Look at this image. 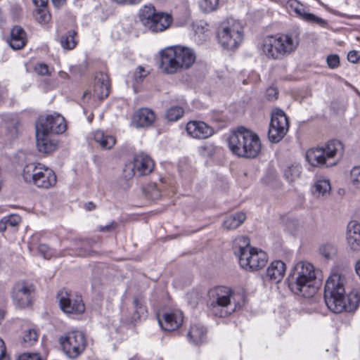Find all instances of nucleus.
<instances>
[{
    "instance_id": "f257e3e1",
    "label": "nucleus",
    "mask_w": 360,
    "mask_h": 360,
    "mask_svg": "<svg viewBox=\"0 0 360 360\" xmlns=\"http://www.w3.org/2000/svg\"><path fill=\"white\" fill-rule=\"evenodd\" d=\"M347 275L345 271L335 267L326 281L324 288V300L327 307L334 313L355 311L360 303L358 292L352 291L345 295Z\"/></svg>"
},
{
    "instance_id": "f03ea898",
    "label": "nucleus",
    "mask_w": 360,
    "mask_h": 360,
    "mask_svg": "<svg viewBox=\"0 0 360 360\" xmlns=\"http://www.w3.org/2000/svg\"><path fill=\"white\" fill-rule=\"evenodd\" d=\"M287 283L290 291L301 296L309 302L315 296V268L309 262L301 261L296 264L290 273Z\"/></svg>"
},
{
    "instance_id": "7ed1b4c3",
    "label": "nucleus",
    "mask_w": 360,
    "mask_h": 360,
    "mask_svg": "<svg viewBox=\"0 0 360 360\" xmlns=\"http://www.w3.org/2000/svg\"><path fill=\"white\" fill-rule=\"evenodd\" d=\"M159 68L163 73L173 75L190 68L195 60L193 51L182 46L167 47L160 52Z\"/></svg>"
},
{
    "instance_id": "20e7f679",
    "label": "nucleus",
    "mask_w": 360,
    "mask_h": 360,
    "mask_svg": "<svg viewBox=\"0 0 360 360\" xmlns=\"http://www.w3.org/2000/svg\"><path fill=\"white\" fill-rule=\"evenodd\" d=\"M300 44L297 32L266 37L262 44V53L270 59L282 60L294 53Z\"/></svg>"
},
{
    "instance_id": "39448f33",
    "label": "nucleus",
    "mask_w": 360,
    "mask_h": 360,
    "mask_svg": "<svg viewBox=\"0 0 360 360\" xmlns=\"http://www.w3.org/2000/svg\"><path fill=\"white\" fill-rule=\"evenodd\" d=\"M228 145L233 154L241 158H255L261 151L259 136L243 127L230 134Z\"/></svg>"
},
{
    "instance_id": "423d86ee",
    "label": "nucleus",
    "mask_w": 360,
    "mask_h": 360,
    "mask_svg": "<svg viewBox=\"0 0 360 360\" xmlns=\"http://www.w3.org/2000/svg\"><path fill=\"white\" fill-rule=\"evenodd\" d=\"M235 253L238 256L240 266L249 271H257L264 267L268 262L265 252L250 246V240L239 236L234 241Z\"/></svg>"
},
{
    "instance_id": "0eeeda50",
    "label": "nucleus",
    "mask_w": 360,
    "mask_h": 360,
    "mask_svg": "<svg viewBox=\"0 0 360 360\" xmlns=\"http://www.w3.org/2000/svg\"><path fill=\"white\" fill-rule=\"evenodd\" d=\"M139 18L143 25L153 33L165 31L173 22L171 14L157 12L155 6L150 4L146 5L140 9Z\"/></svg>"
},
{
    "instance_id": "6e6552de",
    "label": "nucleus",
    "mask_w": 360,
    "mask_h": 360,
    "mask_svg": "<svg viewBox=\"0 0 360 360\" xmlns=\"http://www.w3.org/2000/svg\"><path fill=\"white\" fill-rule=\"evenodd\" d=\"M22 176L25 181L32 182L37 187L49 188L56 184L54 172L40 163H30L25 166Z\"/></svg>"
},
{
    "instance_id": "1a4fd4ad",
    "label": "nucleus",
    "mask_w": 360,
    "mask_h": 360,
    "mask_svg": "<svg viewBox=\"0 0 360 360\" xmlns=\"http://www.w3.org/2000/svg\"><path fill=\"white\" fill-rule=\"evenodd\" d=\"M232 290L224 286L217 287L211 292V301L209 304L210 312L215 316L225 317L231 314L236 309L232 306L231 298Z\"/></svg>"
},
{
    "instance_id": "9d476101",
    "label": "nucleus",
    "mask_w": 360,
    "mask_h": 360,
    "mask_svg": "<svg viewBox=\"0 0 360 360\" xmlns=\"http://www.w3.org/2000/svg\"><path fill=\"white\" fill-rule=\"evenodd\" d=\"M243 32L239 22L233 19L224 21L217 31L219 42L224 49H235L243 41Z\"/></svg>"
},
{
    "instance_id": "9b49d317",
    "label": "nucleus",
    "mask_w": 360,
    "mask_h": 360,
    "mask_svg": "<svg viewBox=\"0 0 360 360\" xmlns=\"http://www.w3.org/2000/svg\"><path fill=\"white\" fill-rule=\"evenodd\" d=\"M289 128L288 119L285 113L276 108L271 113L268 131V138L271 143H278L286 135Z\"/></svg>"
},
{
    "instance_id": "f8f14e48",
    "label": "nucleus",
    "mask_w": 360,
    "mask_h": 360,
    "mask_svg": "<svg viewBox=\"0 0 360 360\" xmlns=\"http://www.w3.org/2000/svg\"><path fill=\"white\" fill-rule=\"evenodd\" d=\"M63 349L70 358H76L83 352L86 347V338L79 331L68 333L64 337L60 338Z\"/></svg>"
},
{
    "instance_id": "ddd939ff",
    "label": "nucleus",
    "mask_w": 360,
    "mask_h": 360,
    "mask_svg": "<svg viewBox=\"0 0 360 360\" xmlns=\"http://www.w3.org/2000/svg\"><path fill=\"white\" fill-rule=\"evenodd\" d=\"M154 162L146 154L139 153L134 156L133 162L127 165L124 169L125 178L130 179L134 176L148 175L153 171Z\"/></svg>"
},
{
    "instance_id": "4468645a",
    "label": "nucleus",
    "mask_w": 360,
    "mask_h": 360,
    "mask_svg": "<svg viewBox=\"0 0 360 360\" xmlns=\"http://www.w3.org/2000/svg\"><path fill=\"white\" fill-rule=\"evenodd\" d=\"M59 306L65 314H82L85 310V305L80 295L71 292L67 290H61L58 294Z\"/></svg>"
},
{
    "instance_id": "2eb2a0df",
    "label": "nucleus",
    "mask_w": 360,
    "mask_h": 360,
    "mask_svg": "<svg viewBox=\"0 0 360 360\" xmlns=\"http://www.w3.org/2000/svg\"><path fill=\"white\" fill-rule=\"evenodd\" d=\"M34 291V285L32 283L25 281H18L14 284L11 292L14 304L20 309L29 307L32 304Z\"/></svg>"
},
{
    "instance_id": "dca6fc26",
    "label": "nucleus",
    "mask_w": 360,
    "mask_h": 360,
    "mask_svg": "<svg viewBox=\"0 0 360 360\" xmlns=\"http://www.w3.org/2000/svg\"><path fill=\"white\" fill-rule=\"evenodd\" d=\"M342 150V143L337 140H331L322 147H316V167H332L337 164L335 156Z\"/></svg>"
},
{
    "instance_id": "f3484780",
    "label": "nucleus",
    "mask_w": 360,
    "mask_h": 360,
    "mask_svg": "<svg viewBox=\"0 0 360 360\" xmlns=\"http://www.w3.org/2000/svg\"><path fill=\"white\" fill-rule=\"evenodd\" d=\"M36 128L49 134H62L66 129L64 117L59 114L41 116L37 123Z\"/></svg>"
},
{
    "instance_id": "a211bd4d",
    "label": "nucleus",
    "mask_w": 360,
    "mask_h": 360,
    "mask_svg": "<svg viewBox=\"0 0 360 360\" xmlns=\"http://www.w3.org/2000/svg\"><path fill=\"white\" fill-rule=\"evenodd\" d=\"M186 130L194 139H204L214 134V129L204 122L191 121L187 123Z\"/></svg>"
},
{
    "instance_id": "6ab92c4d",
    "label": "nucleus",
    "mask_w": 360,
    "mask_h": 360,
    "mask_svg": "<svg viewBox=\"0 0 360 360\" xmlns=\"http://www.w3.org/2000/svg\"><path fill=\"white\" fill-rule=\"evenodd\" d=\"M347 245L352 252H360V224L357 221L348 223L346 230Z\"/></svg>"
},
{
    "instance_id": "aec40b11",
    "label": "nucleus",
    "mask_w": 360,
    "mask_h": 360,
    "mask_svg": "<svg viewBox=\"0 0 360 360\" xmlns=\"http://www.w3.org/2000/svg\"><path fill=\"white\" fill-rule=\"evenodd\" d=\"M161 328L167 331H173L180 327L183 323V314L181 311L167 313L163 315V319H158Z\"/></svg>"
},
{
    "instance_id": "412c9836",
    "label": "nucleus",
    "mask_w": 360,
    "mask_h": 360,
    "mask_svg": "<svg viewBox=\"0 0 360 360\" xmlns=\"http://www.w3.org/2000/svg\"><path fill=\"white\" fill-rule=\"evenodd\" d=\"M155 119V114L151 110L141 108L135 112L132 122L137 127H147L152 124Z\"/></svg>"
},
{
    "instance_id": "4be33fe9",
    "label": "nucleus",
    "mask_w": 360,
    "mask_h": 360,
    "mask_svg": "<svg viewBox=\"0 0 360 360\" xmlns=\"http://www.w3.org/2000/svg\"><path fill=\"white\" fill-rule=\"evenodd\" d=\"M286 7L290 13H294L297 17L307 22H315V15L306 11L305 6L297 0H288Z\"/></svg>"
},
{
    "instance_id": "5701e85b",
    "label": "nucleus",
    "mask_w": 360,
    "mask_h": 360,
    "mask_svg": "<svg viewBox=\"0 0 360 360\" xmlns=\"http://www.w3.org/2000/svg\"><path fill=\"white\" fill-rule=\"evenodd\" d=\"M110 93V83L108 77L101 74L95 77L94 95L98 99L106 98Z\"/></svg>"
},
{
    "instance_id": "b1692460",
    "label": "nucleus",
    "mask_w": 360,
    "mask_h": 360,
    "mask_svg": "<svg viewBox=\"0 0 360 360\" xmlns=\"http://www.w3.org/2000/svg\"><path fill=\"white\" fill-rule=\"evenodd\" d=\"M47 132L36 128L37 146L39 152L48 153L56 149V143L49 138Z\"/></svg>"
},
{
    "instance_id": "393cba45",
    "label": "nucleus",
    "mask_w": 360,
    "mask_h": 360,
    "mask_svg": "<svg viewBox=\"0 0 360 360\" xmlns=\"http://www.w3.org/2000/svg\"><path fill=\"white\" fill-rule=\"evenodd\" d=\"M8 42L13 49H22L27 43L26 33L24 30L20 26L13 27L11 31Z\"/></svg>"
},
{
    "instance_id": "a878e982",
    "label": "nucleus",
    "mask_w": 360,
    "mask_h": 360,
    "mask_svg": "<svg viewBox=\"0 0 360 360\" xmlns=\"http://www.w3.org/2000/svg\"><path fill=\"white\" fill-rule=\"evenodd\" d=\"M286 267L284 262L281 260L272 262L266 270V277L269 280L278 283L283 278Z\"/></svg>"
},
{
    "instance_id": "bb28decb",
    "label": "nucleus",
    "mask_w": 360,
    "mask_h": 360,
    "mask_svg": "<svg viewBox=\"0 0 360 360\" xmlns=\"http://www.w3.org/2000/svg\"><path fill=\"white\" fill-rule=\"evenodd\" d=\"M207 334L206 329L200 324H193L188 333V338L193 344H201L204 342Z\"/></svg>"
},
{
    "instance_id": "cd10ccee",
    "label": "nucleus",
    "mask_w": 360,
    "mask_h": 360,
    "mask_svg": "<svg viewBox=\"0 0 360 360\" xmlns=\"http://www.w3.org/2000/svg\"><path fill=\"white\" fill-rule=\"evenodd\" d=\"M94 139L103 149L105 150L111 149L116 143L114 136L105 134L101 130H97L94 133Z\"/></svg>"
},
{
    "instance_id": "c85d7f7f",
    "label": "nucleus",
    "mask_w": 360,
    "mask_h": 360,
    "mask_svg": "<svg viewBox=\"0 0 360 360\" xmlns=\"http://www.w3.org/2000/svg\"><path fill=\"white\" fill-rule=\"evenodd\" d=\"M245 219L246 215L244 212L235 213L224 219L223 226L227 230L236 229L244 222Z\"/></svg>"
},
{
    "instance_id": "c756f323",
    "label": "nucleus",
    "mask_w": 360,
    "mask_h": 360,
    "mask_svg": "<svg viewBox=\"0 0 360 360\" xmlns=\"http://www.w3.org/2000/svg\"><path fill=\"white\" fill-rule=\"evenodd\" d=\"M331 186L329 179L321 177L316 181V195L327 198L330 195Z\"/></svg>"
},
{
    "instance_id": "7c9ffc66",
    "label": "nucleus",
    "mask_w": 360,
    "mask_h": 360,
    "mask_svg": "<svg viewBox=\"0 0 360 360\" xmlns=\"http://www.w3.org/2000/svg\"><path fill=\"white\" fill-rule=\"evenodd\" d=\"M319 253L326 259H330L336 253V248L333 243L326 241L320 244Z\"/></svg>"
},
{
    "instance_id": "2f4dec72",
    "label": "nucleus",
    "mask_w": 360,
    "mask_h": 360,
    "mask_svg": "<svg viewBox=\"0 0 360 360\" xmlns=\"http://www.w3.org/2000/svg\"><path fill=\"white\" fill-rule=\"evenodd\" d=\"M76 32L70 31L68 33L61 37L60 44L65 49H72L75 47L77 41L75 39Z\"/></svg>"
},
{
    "instance_id": "473e14b6",
    "label": "nucleus",
    "mask_w": 360,
    "mask_h": 360,
    "mask_svg": "<svg viewBox=\"0 0 360 360\" xmlns=\"http://www.w3.org/2000/svg\"><path fill=\"white\" fill-rule=\"evenodd\" d=\"M184 113V109L180 106H172L169 108L165 114L167 120L174 122L180 119Z\"/></svg>"
},
{
    "instance_id": "72a5a7b5",
    "label": "nucleus",
    "mask_w": 360,
    "mask_h": 360,
    "mask_svg": "<svg viewBox=\"0 0 360 360\" xmlns=\"http://www.w3.org/2000/svg\"><path fill=\"white\" fill-rule=\"evenodd\" d=\"M349 182L354 189L360 191V165L353 167L351 169Z\"/></svg>"
},
{
    "instance_id": "f704fd0d",
    "label": "nucleus",
    "mask_w": 360,
    "mask_h": 360,
    "mask_svg": "<svg viewBox=\"0 0 360 360\" xmlns=\"http://www.w3.org/2000/svg\"><path fill=\"white\" fill-rule=\"evenodd\" d=\"M300 173L301 167L300 165H292L285 170L284 176L290 182H292L299 178Z\"/></svg>"
},
{
    "instance_id": "c9c22d12",
    "label": "nucleus",
    "mask_w": 360,
    "mask_h": 360,
    "mask_svg": "<svg viewBox=\"0 0 360 360\" xmlns=\"http://www.w3.org/2000/svg\"><path fill=\"white\" fill-rule=\"evenodd\" d=\"M38 333L34 329H28L24 332L22 340L27 346H32L38 340Z\"/></svg>"
},
{
    "instance_id": "e433bc0d",
    "label": "nucleus",
    "mask_w": 360,
    "mask_h": 360,
    "mask_svg": "<svg viewBox=\"0 0 360 360\" xmlns=\"http://www.w3.org/2000/svg\"><path fill=\"white\" fill-rule=\"evenodd\" d=\"M219 0H202L200 8L205 13H211L217 9Z\"/></svg>"
},
{
    "instance_id": "4c0bfd02",
    "label": "nucleus",
    "mask_w": 360,
    "mask_h": 360,
    "mask_svg": "<svg viewBox=\"0 0 360 360\" xmlns=\"http://www.w3.org/2000/svg\"><path fill=\"white\" fill-rule=\"evenodd\" d=\"M36 20L39 23H47L51 20V15L46 7L39 8L36 11Z\"/></svg>"
},
{
    "instance_id": "58836bf2",
    "label": "nucleus",
    "mask_w": 360,
    "mask_h": 360,
    "mask_svg": "<svg viewBox=\"0 0 360 360\" xmlns=\"http://www.w3.org/2000/svg\"><path fill=\"white\" fill-rule=\"evenodd\" d=\"M326 63L330 69H336L340 65V57L337 54H330L326 58Z\"/></svg>"
},
{
    "instance_id": "ea45409f",
    "label": "nucleus",
    "mask_w": 360,
    "mask_h": 360,
    "mask_svg": "<svg viewBox=\"0 0 360 360\" xmlns=\"http://www.w3.org/2000/svg\"><path fill=\"white\" fill-rule=\"evenodd\" d=\"M148 75V71H147L143 67L139 66L134 73V79L136 81V82L139 83Z\"/></svg>"
},
{
    "instance_id": "a19ab883",
    "label": "nucleus",
    "mask_w": 360,
    "mask_h": 360,
    "mask_svg": "<svg viewBox=\"0 0 360 360\" xmlns=\"http://www.w3.org/2000/svg\"><path fill=\"white\" fill-rule=\"evenodd\" d=\"M92 243H93V241L89 240H86L84 241L83 245L84 247L79 249V250L77 255L79 256H83V257L91 255V252H94L91 251L90 250V248H86V246L91 248L92 245Z\"/></svg>"
},
{
    "instance_id": "79ce46f5",
    "label": "nucleus",
    "mask_w": 360,
    "mask_h": 360,
    "mask_svg": "<svg viewBox=\"0 0 360 360\" xmlns=\"http://www.w3.org/2000/svg\"><path fill=\"white\" fill-rule=\"evenodd\" d=\"M134 305L137 318H139L141 315H144V314L146 313V307L143 306L142 302L139 299H134Z\"/></svg>"
},
{
    "instance_id": "37998d69",
    "label": "nucleus",
    "mask_w": 360,
    "mask_h": 360,
    "mask_svg": "<svg viewBox=\"0 0 360 360\" xmlns=\"http://www.w3.org/2000/svg\"><path fill=\"white\" fill-rule=\"evenodd\" d=\"M306 160L310 165L309 169L313 170L315 167L314 161H315V150L314 148H309L305 154Z\"/></svg>"
},
{
    "instance_id": "c03bdc74",
    "label": "nucleus",
    "mask_w": 360,
    "mask_h": 360,
    "mask_svg": "<svg viewBox=\"0 0 360 360\" xmlns=\"http://www.w3.org/2000/svg\"><path fill=\"white\" fill-rule=\"evenodd\" d=\"M278 91L275 87H269L266 89V96L268 100L274 101L278 98Z\"/></svg>"
},
{
    "instance_id": "a18cd8bd",
    "label": "nucleus",
    "mask_w": 360,
    "mask_h": 360,
    "mask_svg": "<svg viewBox=\"0 0 360 360\" xmlns=\"http://www.w3.org/2000/svg\"><path fill=\"white\" fill-rule=\"evenodd\" d=\"M0 360H10V357L6 352V347L2 339L0 338Z\"/></svg>"
},
{
    "instance_id": "49530a36",
    "label": "nucleus",
    "mask_w": 360,
    "mask_h": 360,
    "mask_svg": "<svg viewBox=\"0 0 360 360\" xmlns=\"http://www.w3.org/2000/svg\"><path fill=\"white\" fill-rule=\"evenodd\" d=\"M20 222V217L18 215H11L6 219L8 225L14 227Z\"/></svg>"
},
{
    "instance_id": "de8ad7c7",
    "label": "nucleus",
    "mask_w": 360,
    "mask_h": 360,
    "mask_svg": "<svg viewBox=\"0 0 360 360\" xmlns=\"http://www.w3.org/2000/svg\"><path fill=\"white\" fill-rule=\"evenodd\" d=\"M38 252L42 255L44 258H48L51 256L50 249L45 244H41L38 247Z\"/></svg>"
},
{
    "instance_id": "09e8293b",
    "label": "nucleus",
    "mask_w": 360,
    "mask_h": 360,
    "mask_svg": "<svg viewBox=\"0 0 360 360\" xmlns=\"http://www.w3.org/2000/svg\"><path fill=\"white\" fill-rule=\"evenodd\" d=\"M18 360H41L38 354H23L20 355Z\"/></svg>"
},
{
    "instance_id": "8fccbe9b",
    "label": "nucleus",
    "mask_w": 360,
    "mask_h": 360,
    "mask_svg": "<svg viewBox=\"0 0 360 360\" xmlns=\"http://www.w3.org/2000/svg\"><path fill=\"white\" fill-rule=\"evenodd\" d=\"M359 58V55L356 51H351L347 54L348 60L352 63H356Z\"/></svg>"
},
{
    "instance_id": "3c124183",
    "label": "nucleus",
    "mask_w": 360,
    "mask_h": 360,
    "mask_svg": "<svg viewBox=\"0 0 360 360\" xmlns=\"http://www.w3.org/2000/svg\"><path fill=\"white\" fill-rule=\"evenodd\" d=\"M36 72L41 75H46L49 74V68L45 64H39L36 68Z\"/></svg>"
},
{
    "instance_id": "603ef678",
    "label": "nucleus",
    "mask_w": 360,
    "mask_h": 360,
    "mask_svg": "<svg viewBox=\"0 0 360 360\" xmlns=\"http://www.w3.org/2000/svg\"><path fill=\"white\" fill-rule=\"evenodd\" d=\"M117 226V224L114 221L111 222L110 224L108 225H106V226H101L99 228H98V230L100 231H108V232H110V231H113Z\"/></svg>"
},
{
    "instance_id": "864d4df0",
    "label": "nucleus",
    "mask_w": 360,
    "mask_h": 360,
    "mask_svg": "<svg viewBox=\"0 0 360 360\" xmlns=\"http://www.w3.org/2000/svg\"><path fill=\"white\" fill-rule=\"evenodd\" d=\"M32 1L35 6L38 7V8L46 7L48 3V0H32Z\"/></svg>"
},
{
    "instance_id": "5fc2aeb1",
    "label": "nucleus",
    "mask_w": 360,
    "mask_h": 360,
    "mask_svg": "<svg viewBox=\"0 0 360 360\" xmlns=\"http://www.w3.org/2000/svg\"><path fill=\"white\" fill-rule=\"evenodd\" d=\"M51 1L53 2V5L58 8L62 6L66 1V0H51Z\"/></svg>"
},
{
    "instance_id": "6e6d98bb",
    "label": "nucleus",
    "mask_w": 360,
    "mask_h": 360,
    "mask_svg": "<svg viewBox=\"0 0 360 360\" xmlns=\"http://www.w3.org/2000/svg\"><path fill=\"white\" fill-rule=\"evenodd\" d=\"M152 193H153V196L152 197L154 199H157V198H158L160 196V191L158 189H157L155 187H154L153 188Z\"/></svg>"
},
{
    "instance_id": "4d7b16f0",
    "label": "nucleus",
    "mask_w": 360,
    "mask_h": 360,
    "mask_svg": "<svg viewBox=\"0 0 360 360\" xmlns=\"http://www.w3.org/2000/svg\"><path fill=\"white\" fill-rule=\"evenodd\" d=\"M354 269L356 274L360 277V259L355 263Z\"/></svg>"
},
{
    "instance_id": "13d9d810",
    "label": "nucleus",
    "mask_w": 360,
    "mask_h": 360,
    "mask_svg": "<svg viewBox=\"0 0 360 360\" xmlns=\"http://www.w3.org/2000/svg\"><path fill=\"white\" fill-rule=\"evenodd\" d=\"M7 225L6 220L5 221H0V231H4L6 229Z\"/></svg>"
},
{
    "instance_id": "bf43d9fd",
    "label": "nucleus",
    "mask_w": 360,
    "mask_h": 360,
    "mask_svg": "<svg viewBox=\"0 0 360 360\" xmlns=\"http://www.w3.org/2000/svg\"><path fill=\"white\" fill-rule=\"evenodd\" d=\"M316 24L321 25L322 26H325L326 25V22L320 18L316 17Z\"/></svg>"
},
{
    "instance_id": "052dcab7",
    "label": "nucleus",
    "mask_w": 360,
    "mask_h": 360,
    "mask_svg": "<svg viewBox=\"0 0 360 360\" xmlns=\"http://www.w3.org/2000/svg\"><path fill=\"white\" fill-rule=\"evenodd\" d=\"M95 208V205H94L93 202H89L87 205H86V209L89 210H92Z\"/></svg>"
},
{
    "instance_id": "680f3d73",
    "label": "nucleus",
    "mask_w": 360,
    "mask_h": 360,
    "mask_svg": "<svg viewBox=\"0 0 360 360\" xmlns=\"http://www.w3.org/2000/svg\"><path fill=\"white\" fill-rule=\"evenodd\" d=\"M89 95H90V92H89V91H85V92L84 93L83 97H84V98H85V97H86V96H89Z\"/></svg>"
},
{
    "instance_id": "e2e57ef3",
    "label": "nucleus",
    "mask_w": 360,
    "mask_h": 360,
    "mask_svg": "<svg viewBox=\"0 0 360 360\" xmlns=\"http://www.w3.org/2000/svg\"><path fill=\"white\" fill-rule=\"evenodd\" d=\"M4 319V314L3 313L0 311V321Z\"/></svg>"
},
{
    "instance_id": "0e129e2a",
    "label": "nucleus",
    "mask_w": 360,
    "mask_h": 360,
    "mask_svg": "<svg viewBox=\"0 0 360 360\" xmlns=\"http://www.w3.org/2000/svg\"><path fill=\"white\" fill-rule=\"evenodd\" d=\"M130 360H139L136 357L132 358Z\"/></svg>"
}]
</instances>
